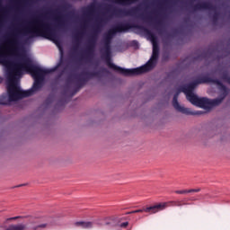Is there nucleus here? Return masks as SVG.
Returning <instances> with one entry per match:
<instances>
[{"mask_svg":"<svg viewBox=\"0 0 230 230\" xmlns=\"http://www.w3.org/2000/svg\"><path fill=\"white\" fill-rule=\"evenodd\" d=\"M0 64L10 70L7 78V94L9 102H17L27 96H31L35 91L42 87V80L46 75L53 73V70L41 67L33 63L19 48H0Z\"/></svg>","mask_w":230,"mask_h":230,"instance_id":"obj_1","label":"nucleus"},{"mask_svg":"<svg viewBox=\"0 0 230 230\" xmlns=\"http://www.w3.org/2000/svg\"><path fill=\"white\" fill-rule=\"evenodd\" d=\"M149 40L153 44V54L151 58L146 65L137 68L127 69L121 68L114 64H110V67L117 73L124 75V76H134L136 75H143V73H146L148 71H151V69H154V67H155V64H157V58L159 57V46H157V40H155V37L151 36L149 38Z\"/></svg>","mask_w":230,"mask_h":230,"instance_id":"obj_2","label":"nucleus"},{"mask_svg":"<svg viewBox=\"0 0 230 230\" xmlns=\"http://www.w3.org/2000/svg\"><path fill=\"white\" fill-rule=\"evenodd\" d=\"M196 86L197 84H190L188 88L183 89V93L186 95L187 100L192 103V105L209 111L213 105H218V103L222 102L220 100L211 101L207 98H199L195 93H193V89H195Z\"/></svg>","mask_w":230,"mask_h":230,"instance_id":"obj_3","label":"nucleus"},{"mask_svg":"<svg viewBox=\"0 0 230 230\" xmlns=\"http://www.w3.org/2000/svg\"><path fill=\"white\" fill-rule=\"evenodd\" d=\"M46 29V23L42 20H33L27 25V30L29 33H33L37 37L44 35V30Z\"/></svg>","mask_w":230,"mask_h":230,"instance_id":"obj_4","label":"nucleus"},{"mask_svg":"<svg viewBox=\"0 0 230 230\" xmlns=\"http://www.w3.org/2000/svg\"><path fill=\"white\" fill-rule=\"evenodd\" d=\"M168 208V203L164 202V203H159L157 205H155L153 207H148L146 208H144L145 213H159V211H163V209H166Z\"/></svg>","mask_w":230,"mask_h":230,"instance_id":"obj_5","label":"nucleus"},{"mask_svg":"<svg viewBox=\"0 0 230 230\" xmlns=\"http://www.w3.org/2000/svg\"><path fill=\"white\" fill-rule=\"evenodd\" d=\"M172 105L174 109H176V111H179V112H182L183 114H191V111H190V109H187L179 105V102H177V95L173 97Z\"/></svg>","mask_w":230,"mask_h":230,"instance_id":"obj_6","label":"nucleus"},{"mask_svg":"<svg viewBox=\"0 0 230 230\" xmlns=\"http://www.w3.org/2000/svg\"><path fill=\"white\" fill-rule=\"evenodd\" d=\"M75 227H81V229H91L93 227L94 223L91 221H79L75 223Z\"/></svg>","mask_w":230,"mask_h":230,"instance_id":"obj_7","label":"nucleus"},{"mask_svg":"<svg viewBox=\"0 0 230 230\" xmlns=\"http://www.w3.org/2000/svg\"><path fill=\"white\" fill-rule=\"evenodd\" d=\"M123 31H127V30H125V28L123 27V25L121 24H119V25H116L115 27H113L112 29H111L109 31V34L110 35H114L116 33H121Z\"/></svg>","mask_w":230,"mask_h":230,"instance_id":"obj_8","label":"nucleus"},{"mask_svg":"<svg viewBox=\"0 0 230 230\" xmlns=\"http://www.w3.org/2000/svg\"><path fill=\"white\" fill-rule=\"evenodd\" d=\"M199 191H200V189L176 190L175 193H177L178 195H185L186 193H193V192H199Z\"/></svg>","mask_w":230,"mask_h":230,"instance_id":"obj_9","label":"nucleus"},{"mask_svg":"<svg viewBox=\"0 0 230 230\" xmlns=\"http://www.w3.org/2000/svg\"><path fill=\"white\" fill-rule=\"evenodd\" d=\"M24 225H16V226H10L6 230H24Z\"/></svg>","mask_w":230,"mask_h":230,"instance_id":"obj_10","label":"nucleus"},{"mask_svg":"<svg viewBox=\"0 0 230 230\" xmlns=\"http://www.w3.org/2000/svg\"><path fill=\"white\" fill-rule=\"evenodd\" d=\"M47 226H48L47 224H40L38 226H36L34 229H39V227L44 229V227H47Z\"/></svg>","mask_w":230,"mask_h":230,"instance_id":"obj_11","label":"nucleus"},{"mask_svg":"<svg viewBox=\"0 0 230 230\" xmlns=\"http://www.w3.org/2000/svg\"><path fill=\"white\" fill-rule=\"evenodd\" d=\"M128 226V222H124L120 225V227H127Z\"/></svg>","mask_w":230,"mask_h":230,"instance_id":"obj_12","label":"nucleus"},{"mask_svg":"<svg viewBox=\"0 0 230 230\" xmlns=\"http://www.w3.org/2000/svg\"><path fill=\"white\" fill-rule=\"evenodd\" d=\"M47 39L53 40V34H47Z\"/></svg>","mask_w":230,"mask_h":230,"instance_id":"obj_13","label":"nucleus"},{"mask_svg":"<svg viewBox=\"0 0 230 230\" xmlns=\"http://www.w3.org/2000/svg\"><path fill=\"white\" fill-rule=\"evenodd\" d=\"M143 211H145V208L135 210V211H133V213H143Z\"/></svg>","mask_w":230,"mask_h":230,"instance_id":"obj_14","label":"nucleus"},{"mask_svg":"<svg viewBox=\"0 0 230 230\" xmlns=\"http://www.w3.org/2000/svg\"><path fill=\"white\" fill-rule=\"evenodd\" d=\"M58 49H59L61 55H63V54H64V51L62 50V47H60V45H58Z\"/></svg>","mask_w":230,"mask_h":230,"instance_id":"obj_15","label":"nucleus"},{"mask_svg":"<svg viewBox=\"0 0 230 230\" xmlns=\"http://www.w3.org/2000/svg\"><path fill=\"white\" fill-rule=\"evenodd\" d=\"M17 218H21V217H11L10 220H17Z\"/></svg>","mask_w":230,"mask_h":230,"instance_id":"obj_16","label":"nucleus"},{"mask_svg":"<svg viewBox=\"0 0 230 230\" xmlns=\"http://www.w3.org/2000/svg\"><path fill=\"white\" fill-rule=\"evenodd\" d=\"M1 82H3V78L0 77V84H1Z\"/></svg>","mask_w":230,"mask_h":230,"instance_id":"obj_17","label":"nucleus"},{"mask_svg":"<svg viewBox=\"0 0 230 230\" xmlns=\"http://www.w3.org/2000/svg\"><path fill=\"white\" fill-rule=\"evenodd\" d=\"M193 114H200V112H196V113H193Z\"/></svg>","mask_w":230,"mask_h":230,"instance_id":"obj_18","label":"nucleus"},{"mask_svg":"<svg viewBox=\"0 0 230 230\" xmlns=\"http://www.w3.org/2000/svg\"><path fill=\"white\" fill-rule=\"evenodd\" d=\"M0 103H4V102H0Z\"/></svg>","mask_w":230,"mask_h":230,"instance_id":"obj_19","label":"nucleus"}]
</instances>
